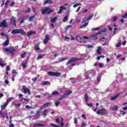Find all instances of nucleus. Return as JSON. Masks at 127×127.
I'll list each match as a JSON object with an SVG mask.
<instances>
[{"label":"nucleus","mask_w":127,"mask_h":127,"mask_svg":"<svg viewBox=\"0 0 127 127\" xmlns=\"http://www.w3.org/2000/svg\"><path fill=\"white\" fill-rule=\"evenodd\" d=\"M17 48H18V46L11 47L9 48H5L4 49V50H5L6 52H8L7 54H10L11 55H13L14 54V52H16Z\"/></svg>","instance_id":"f257e3e1"},{"label":"nucleus","mask_w":127,"mask_h":127,"mask_svg":"<svg viewBox=\"0 0 127 127\" xmlns=\"http://www.w3.org/2000/svg\"><path fill=\"white\" fill-rule=\"evenodd\" d=\"M76 39L79 42H81L82 43H86V40L85 39H89V37H83V38L80 37L79 36H76Z\"/></svg>","instance_id":"f03ea898"},{"label":"nucleus","mask_w":127,"mask_h":127,"mask_svg":"<svg viewBox=\"0 0 127 127\" xmlns=\"http://www.w3.org/2000/svg\"><path fill=\"white\" fill-rule=\"evenodd\" d=\"M80 59H81L73 58L68 62V63L66 64V65H71V66H75V64H74V62H76V61H78V60H80Z\"/></svg>","instance_id":"7ed1b4c3"},{"label":"nucleus","mask_w":127,"mask_h":127,"mask_svg":"<svg viewBox=\"0 0 127 127\" xmlns=\"http://www.w3.org/2000/svg\"><path fill=\"white\" fill-rule=\"evenodd\" d=\"M53 12V10L50 9V8H45L42 9V14H49V13H51Z\"/></svg>","instance_id":"20e7f679"},{"label":"nucleus","mask_w":127,"mask_h":127,"mask_svg":"<svg viewBox=\"0 0 127 127\" xmlns=\"http://www.w3.org/2000/svg\"><path fill=\"white\" fill-rule=\"evenodd\" d=\"M11 33L12 34H17L18 33L23 34V33H24V31L21 29H16L12 30Z\"/></svg>","instance_id":"39448f33"},{"label":"nucleus","mask_w":127,"mask_h":127,"mask_svg":"<svg viewBox=\"0 0 127 127\" xmlns=\"http://www.w3.org/2000/svg\"><path fill=\"white\" fill-rule=\"evenodd\" d=\"M22 89L24 94H28V95H31V92H30V90L26 87V86L23 85Z\"/></svg>","instance_id":"423d86ee"},{"label":"nucleus","mask_w":127,"mask_h":127,"mask_svg":"<svg viewBox=\"0 0 127 127\" xmlns=\"http://www.w3.org/2000/svg\"><path fill=\"white\" fill-rule=\"evenodd\" d=\"M48 75L50 76H55L56 77H59L61 75V73L60 72H54L52 71H49L47 72Z\"/></svg>","instance_id":"0eeeda50"},{"label":"nucleus","mask_w":127,"mask_h":127,"mask_svg":"<svg viewBox=\"0 0 127 127\" xmlns=\"http://www.w3.org/2000/svg\"><path fill=\"white\" fill-rule=\"evenodd\" d=\"M106 114H107V111L105 109H100L97 112V115H106Z\"/></svg>","instance_id":"6e6552de"},{"label":"nucleus","mask_w":127,"mask_h":127,"mask_svg":"<svg viewBox=\"0 0 127 127\" xmlns=\"http://www.w3.org/2000/svg\"><path fill=\"white\" fill-rule=\"evenodd\" d=\"M0 27H2V28L7 27V23H6L5 20H3L1 23H0Z\"/></svg>","instance_id":"1a4fd4ad"},{"label":"nucleus","mask_w":127,"mask_h":127,"mask_svg":"<svg viewBox=\"0 0 127 127\" xmlns=\"http://www.w3.org/2000/svg\"><path fill=\"white\" fill-rule=\"evenodd\" d=\"M52 105V103L51 102H49L47 103H46L44 104L41 108H40L39 110L41 111L45 109L47 107H49V106H51Z\"/></svg>","instance_id":"9d476101"},{"label":"nucleus","mask_w":127,"mask_h":127,"mask_svg":"<svg viewBox=\"0 0 127 127\" xmlns=\"http://www.w3.org/2000/svg\"><path fill=\"white\" fill-rule=\"evenodd\" d=\"M29 101V99L21 98L20 100V103H21V104H25V103L28 102Z\"/></svg>","instance_id":"9b49d317"},{"label":"nucleus","mask_w":127,"mask_h":127,"mask_svg":"<svg viewBox=\"0 0 127 127\" xmlns=\"http://www.w3.org/2000/svg\"><path fill=\"white\" fill-rule=\"evenodd\" d=\"M26 55H27V56H30V53L25 52L21 54L20 57L21 58H24Z\"/></svg>","instance_id":"f8f14e48"},{"label":"nucleus","mask_w":127,"mask_h":127,"mask_svg":"<svg viewBox=\"0 0 127 127\" xmlns=\"http://www.w3.org/2000/svg\"><path fill=\"white\" fill-rule=\"evenodd\" d=\"M49 36H48V35H46L43 42L44 44H47V43H48V41H49Z\"/></svg>","instance_id":"ddd939ff"},{"label":"nucleus","mask_w":127,"mask_h":127,"mask_svg":"<svg viewBox=\"0 0 127 127\" xmlns=\"http://www.w3.org/2000/svg\"><path fill=\"white\" fill-rule=\"evenodd\" d=\"M0 114L1 115L2 118H6V119H8V116H7V113L6 112H3L0 111Z\"/></svg>","instance_id":"4468645a"},{"label":"nucleus","mask_w":127,"mask_h":127,"mask_svg":"<svg viewBox=\"0 0 127 127\" xmlns=\"http://www.w3.org/2000/svg\"><path fill=\"white\" fill-rule=\"evenodd\" d=\"M118 109H119V106L118 105H113L110 108L111 111H118Z\"/></svg>","instance_id":"2eb2a0df"},{"label":"nucleus","mask_w":127,"mask_h":127,"mask_svg":"<svg viewBox=\"0 0 127 127\" xmlns=\"http://www.w3.org/2000/svg\"><path fill=\"white\" fill-rule=\"evenodd\" d=\"M70 94H72V91H67L66 92V93L64 94V95H63V98H66L67 96H68V95H70Z\"/></svg>","instance_id":"dca6fc26"},{"label":"nucleus","mask_w":127,"mask_h":127,"mask_svg":"<svg viewBox=\"0 0 127 127\" xmlns=\"http://www.w3.org/2000/svg\"><path fill=\"white\" fill-rule=\"evenodd\" d=\"M11 23L12 24H13L14 26L16 25V24H15V18L14 17H12L11 18Z\"/></svg>","instance_id":"f3484780"},{"label":"nucleus","mask_w":127,"mask_h":127,"mask_svg":"<svg viewBox=\"0 0 127 127\" xmlns=\"http://www.w3.org/2000/svg\"><path fill=\"white\" fill-rule=\"evenodd\" d=\"M120 46H122V39H120L118 40V42L116 45V47H120Z\"/></svg>","instance_id":"a211bd4d"},{"label":"nucleus","mask_w":127,"mask_h":127,"mask_svg":"<svg viewBox=\"0 0 127 127\" xmlns=\"http://www.w3.org/2000/svg\"><path fill=\"white\" fill-rule=\"evenodd\" d=\"M8 105V102L7 101L4 103V104L1 106V110H4L7 105Z\"/></svg>","instance_id":"6ab92c4d"},{"label":"nucleus","mask_w":127,"mask_h":127,"mask_svg":"<svg viewBox=\"0 0 127 127\" xmlns=\"http://www.w3.org/2000/svg\"><path fill=\"white\" fill-rule=\"evenodd\" d=\"M63 9H66V7H64L63 6H61L60 7V10L59 11L58 13L59 14H60V13H62V11L63 10Z\"/></svg>","instance_id":"aec40b11"},{"label":"nucleus","mask_w":127,"mask_h":127,"mask_svg":"<svg viewBox=\"0 0 127 127\" xmlns=\"http://www.w3.org/2000/svg\"><path fill=\"white\" fill-rule=\"evenodd\" d=\"M41 85L43 86H45V85H48L49 86H50V82L49 81H43L41 83Z\"/></svg>","instance_id":"412c9836"},{"label":"nucleus","mask_w":127,"mask_h":127,"mask_svg":"<svg viewBox=\"0 0 127 127\" xmlns=\"http://www.w3.org/2000/svg\"><path fill=\"white\" fill-rule=\"evenodd\" d=\"M9 44V39L8 38H7V40L5 41V42L3 43L4 46H7Z\"/></svg>","instance_id":"4be33fe9"},{"label":"nucleus","mask_w":127,"mask_h":127,"mask_svg":"<svg viewBox=\"0 0 127 127\" xmlns=\"http://www.w3.org/2000/svg\"><path fill=\"white\" fill-rule=\"evenodd\" d=\"M45 125L41 124H36L34 125V127H45Z\"/></svg>","instance_id":"5701e85b"},{"label":"nucleus","mask_w":127,"mask_h":127,"mask_svg":"<svg viewBox=\"0 0 127 127\" xmlns=\"http://www.w3.org/2000/svg\"><path fill=\"white\" fill-rule=\"evenodd\" d=\"M45 4H46V3H50V4H52L53 3V1L52 0H46L44 1Z\"/></svg>","instance_id":"b1692460"},{"label":"nucleus","mask_w":127,"mask_h":127,"mask_svg":"<svg viewBox=\"0 0 127 127\" xmlns=\"http://www.w3.org/2000/svg\"><path fill=\"white\" fill-rule=\"evenodd\" d=\"M40 112H39V111H37V113L36 115H35L34 116V117H36V119H39V118L40 117Z\"/></svg>","instance_id":"393cba45"},{"label":"nucleus","mask_w":127,"mask_h":127,"mask_svg":"<svg viewBox=\"0 0 127 127\" xmlns=\"http://www.w3.org/2000/svg\"><path fill=\"white\" fill-rule=\"evenodd\" d=\"M35 34V32L31 31L27 33V36L29 37V36H31V35H32V34Z\"/></svg>","instance_id":"a878e982"},{"label":"nucleus","mask_w":127,"mask_h":127,"mask_svg":"<svg viewBox=\"0 0 127 127\" xmlns=\"http://www.w3.org/2000/svg\"><path fill=\"white\" fill-rule=\"evenodd\" d=\"M4 65H5L4 62H3L2 60H0V66H1V67H3Z\"/></svg>","instance_id":"bb28decb"},{"label":"nucleus","mask_w":127,"mask_h":127,"mask_svg":"<svg viewBox=\"0 0 127 127\" xmlns=\"http://www.w3.org/2000/svg\"><path fill=\"white\" fill-rule=\"evenodd\" d=\"M43 95L44 96H46V97H47V98H52V97H53L52 94H50L49 93L43 94Z\"/></svg>","instance_id":"cd10ccee"},{"label":"nucleus","mask_w":127,"mask_h":127,"mask_svg":"<svg viewBox=\"0 0 127 127\" xmlns=\"http://www.w3.org/2000/svg\"><path fill=\"white\" fill-rule=\"evenodd\" d=\"M107 31V29L105 28L103 29L102 31H99L97 34H102V33H104V32H106Z\"/></svg>","instance_id":"c85d7f7f"},{"label":"nucleus","mask_w":127,"mask_h":127,"mask_svg":"<svg viewBox=\"0 0 127 127\" xmlns=\"http://www.w3.org/2000/svg\"><path fill=\"white\" fill-rule=\"evenodd\" d=\"M0 36H2L3 37H6V38H8L7 35L4 34V33H0Z\"/></svg>","instance_id":"c756f323"},{"label":"nucleus","mask_w":127,"mask_h":127,"mask_svg":"<svg viewBox=\"0 0 127 127\" xmlns=\"http://www.w3.org/2000/svg\"><path fill=\"white\" fill-rule=\"evenodd\" d=\"M97 51L98 54H101V53H102V47H99V48L97 49Z\"/></svg>","instance_id":"7c9ffc66"},{"label":"nucleus","mask_w":127,"mask_h":127,"mask_svg":"<svg viewBox=\"0 0 127 127\" xmlns=\"http://www.w3.org/2000/svg\"><path fill=\"white\" fill-rule=\"evenodd\" d=\"M119 97V94H117V95H116L115 96L112 97L111 98V101H115V99Z\"/></svg>","instance_id":"2f4dec72"},{"label":"nucleus","mask_w":127,"mask_h":127,"mask_svg":"<svg viewBox=\"0 0 127 127\" xmlns=\"http://www.w3.org/2000/svg\"><path fill=\"white\" fill-rule=\"evenodd\" d=\"M111 19L113 21H117V19H118V17L116 16H114L112 17Z\"/></svg>","instance_id":"473e14b6"},{"label":"nucleus","mask_w":127,"mask_h":127,"mask_svg":"<svg viewBox=\"0 0 127 127\" xmlns=\"http://www.w3.org/2000/svg\"><path fill=\"white\" fill-rule=\"evenodd\" d=\"M57 19V17H55L54 18H52L51 19V22H52V23H54V22H55L56 21Z\"/></svg>","instance_id":"72a5a7b5"},{"label":"nucleus","mask_w":127,"mask_h":127,"mask_svg":"<svg viewBox=\"0 0 127 127\" xmlns=\"http://www.w3.org/2000/svg\"><path fill=\"white\" fill-rule=\"evenodd\" d=\"M90 37H91L92 39H97V34L92 35L90 36Z\"/></svg>","instance_id":"f704fd0d"},{"label":"nucleus","mask_w":127,"mask_h":127,"mask_svg":"<svg viewBox=\"0 0 127 127\" xmlns=\"http://www.w3.org/2000/svg\"><path fill=\"white\" fill-rule=\"evenodd\" d=\"M59 94V92L58 91H54L52 92V96H56V95H58Z\"/></svg>","instance_id":"c9c22d12"},{"label":"nucleus","mask_w":127,"mask_h":127,"mask_svg":"<svg viewBox=\"0 0 127 127\" xmlns=\"http://www.w3.org/2000/svg\"><path fill=\"white\" fill-rule=\"evenodd\" d=\"M47 112H48L47 110H44L43 112V115L44 118H45V117H46V115H47Z\"/></svg>","instance_id":"e433bc0d"},{"label":"nucleus","mask_w":127,"mask_h":127,"mask_svg":"<svg viewBox=\"0 0 127 127\" xmlns=\"http://www.w3.org/2000/svg\"><path fill=\"white\" fill-rule=\"evenodd\" d=\"M67 20H68V16H66L65 17H64L63 19V21L64 22H66V21H67Z\"/></svg>","instance_id":"4c0bfd02"},{"label":"nucleus","mask_w":127,"mask_h":127,"mask_svg":"<svg viewBox=\"0 0 127 127\" xmlns=\"http://www.w3.org/2000/svg\"><path fill=\"white\" fill-rule=\"evenodd\" d=\"M86 21H89V20H88V18L85 17L82 21V23H85Z\"/></svg>","instance_id":"58836bf2"},{"label":"nucleus","mask_w":127,"mask_h":127,"mask_svg":"<svg viewBox=\"0 0 127 127\" xmlns=\"http://www.w3.org/2000/svg\"><path fill=\"white\" fill-rule=\"evenodd\" d=\"M82 11H81V13H86V12H87V11H88V9H82Z\"/></svg>","instance_id":"ea45409f"},{"label":"nucleus","mask_w":127,"mask_h":127,"mask_svg":"<svg viewBox=\"0 0 127 127\" xmlns=\"http://www.w3.org/2000/svg\"><path fill=\"white\" fill-rule=\"evenodd\" d=\"M22 66L23 69H25L26 68V63H23L22 64Z\"/></svg>","instance_id":"a19ab883"},{"label":"nucleus","mask_w":127,"mask_h":127,"mask_svg":"<svg viewBox=\"0 0 127 127\" xmlns=\"http://www.w3.org/2000/svg\"><path fill=\"white\" fill-rule=\"evenodd\" d=\"M14 106H15L16 107V108H19V107H20V106H21V104H20V103L14 104Z\"/></svg>","instance_id":"79ce46f5"},{"label":"nucleus","mask_w":127,"mask_h":127,"mask_svg":"<svg viewBox=\"0 0 127 127\" xmlns=\"http://www.w3.org/2000/svg\"><path fill=\"white\" fill-rule=\"evenodd\" d=\"M92 73V70H89L85 73V76H89Z\"/></svg>","instance_id":"37998d69"},{"label":"nucleus","mask_w":127,"mask_h":127,"mask_svg":"<svg viewBox=\"0 0 127 127\" xmlns=\"http://www.w3.org/2000/svg\"><path fill=\"white\" fill-rule=\"evenodd\" d=\"M79 5H82V4L81 3H76L73 5V7H77V6H79Z\"/></svg>","instance_id":"c03bdc74"},{"label":"nucleus","mask_w":127,"mask_h":127,"mask_svg":"<svg viewBox=\"0 0 127 127\" xmlns=\"http://www.w3.org/2000/svg\"><path fill=\"white\" fill-rule=\"evenodd\" d=\"M43 58V56L40 55L37 58V60H39V59H42Z\"/></svg>","instance_id":"a18cd8bd"},{"label":"nucleus","mask_w":127,"mask_h":127,"mask_svg":"<svg viewBox=\"0 0 127 127\" xmlns=\"http://www.w3.org/2000/svg\"><path fill=\"white\" fill-rule=\"evenodd\" d=\"M60 101H58L55 103V105L56 107H58L59 106V105H60Z\"/></svg>","instance_id":"49530a36"},{"label":"nucleus","mask_w":127,"mask_h":127,"mask_svg":"<svg viewBox=\"0 0 127 127\" xmlns=\"http://www.w3.org/2000/svg\"><path fill=\"white\" fill-rule=\"evenodd\" d=\"M87 25H88V23H85V24H84L83 25H82L81 27L80 28H83L84 27H86V26H87Z\"/></svg>","instance_id":"de8ad7c7"},{"label":"nucleus","mask_w":127,"mask_h":127,"mask_svg":"<svg viewBox=\"0 0 127 127\" xmlns=\"http://www.w3.org/2000/svg\"><path fill=\"white\" fill-rule=\"evenodd\" d=\"M61 126L63 127L64 126V123L63 122V118H61Z\"/></svg>","instance_id":"09e8293b"},{"label":"nucleus","mask_w":127,"mask_h":127,"mask_svg":"<svg viewBox=\"0 0 127 127\" xmlns=\"http://www.w3.org/2000/svg\"><path fill=\"white\" fill-rule=\"evenodd\" d=\"M35 49L36 50V51H38V50H40V48H39V46H36L35 47Z\"/></svg>","instance_id":"8fccbe9b"},{"label":"nucleus","mask_w":127,"mask_h":127,"mask_svg":"<svg viewBox=\"0 0 127 127\" xmlns=\"http://www.w3.org/2000/svg\"><path fill=\"white\" fill-rule=\"evenodd\" d=\"M70 80H72V81H71V83H72V84L76 83V79H75V78H70Z\"/></svg>","instance_id":"3c124183"},{"label":"nucleus","mask_w":127,"mask_h":127,"mask_svg":"<svg viewBox=\"0 0 127 127\" xmlns=\"http://www.w3.org/2000/svg\"><path fill=\"white\" fill-rule=\"evenodd\" d=\"M100 29V28L99 27H97V28H92L91 29L92 31H95L96 30H99Z\"/></svg>","instance_id":"603ef678"},{"label":"nucleus","mask_w":127,"mask_h":127,"mask_svg":"<svg viewBox=\"0 0 127 127\" xmlns=\"http://www.w3.org/2000/svg\"><path fill=\"white\" fill-rule=\"evenodd\" d=\"M84 98L86 101H89V97L87 94L84 95Z\"/></svg>","instance_id":"864d4df0"},{"label":"nucleus","mask_w":127,"mask_h":127,"mask_svg":"<svg viewBox=\"0 0 127 127\" xmlns=\"http://www.w3.org/2000/svg\"><path fill=\"white\" fill-rule=\"evenodd\" d=\"M86 123L85 122H82L81 124V127H86Z\"/></svg>","instance_id":"5fc2aeb1"},{"label":"nucleus","mask_w":127,"mask_h":127,"mask_svg":"<svg viewBox=\"0 0 127 127\" xmlns=\"http://www.w3.org/2000/svg\"><path fill=\"white\" fill-rule=\"evenodd\" d=\"M26 109H34V108L31 107L29 105H26Z\"/></svg>","instance_id":"6e6d98bb"},{"label":"nucleus","mask_w":127,"mask_h":127,"mask_svg":"<svg viewBox=\"0 0 127 127\" xmlns=\"http://www.w3.org/2000/svg\"><path fill=\"white\" fill-rule=\"evenodd\" d=\"M99 66L100 67V68H103V67H104V64L102 63H99Z\"/></svg>","instance_id":"4d7b16f0"},{"label":"nucleus","mask_w":127,"mask_h":127,"mask_svg":"<svg viewBox=\"0 0 127 127\" xmlns=\"http://www.w3.org/2000/svg\"><path fill=\"white\" fill-rule=\"evenodd\" d=\"M94 16V15L92 14L89 16L88 18H87V20H90V19H92V18Z\"/></svg>","instance_id":"13d9d810"},{"label":"nucleus","mask_w":127,"mask_h":127,"mask_svg":"<svg viewBox=\"0 0 127 127\" xmlns=\"http://www.w3.org/2000/svg\"><path fill=\"white\" fill-rule=\"evenodd\" d=\"M30 11V8H28L25 11V12L28 13Z\"/></svg>","instance_id":"bf43d9fd"},{"label":"nucleus","mask_w":127,"mask_h":127,"mask_svg":"<svg viewBox=\"0 0 127 127\" xmlns=\"http://www.w3.org/2000/svg\"><path fill=\"white\" fill-rule=\"evenodd\" d=\"M11 100H12V98L10 97L9 99H7L6 102H7L8 103H9V102H10L11 101Z\"/></svg>","instance_id":"052dcab7"},{"label":"nucleus","mask_w":127,"mask_h":127,"mask_svg":"<svg viewBox=\"0 0 127 127\" xmlns=\"http://www.w3.org/2000/svg\"><path fill=\"white\" fill-rule=\"evenodd\" d=\"M9 1H10V0H7L5 3V5H6V6L7 5V4H8V3H9Z\"/></svg>","instance_id":"680f3d73"},{"label":"nucleus","mask_w":127,"mask_h":127,"mask_svg":"<svg viewBox=\"0 0 127 127\" xmlns=\"http://www.w3.org/2000/svg\"><path fill=\"white\" fill-rule=\"evenodd\" d=\"M116 31H118V28H114V31H113V33H114V34H116Z\"/></svg>","instance_id":"e2e57ef3"},{"label":"nucleus","mask_w":127,"mask_h":127,"mask_svg":"<svg viewBox=\"0 0 127 127\" xmlns=\"http://www.w3.org/2000/svg\"><path fill=\"white\" fill-rule=\"evenodd\" d=\"M122 17H123V18H127V13H125L124 15L122 16Z\"/></svg>","instance_id":"0e129e2a"},{"label":"nucleus","mask_w":127,"mask_h":127,"mask_svg":"<svg viewBox=\"0 0 127 127\" xmlns=\"http://www.w3.org/2000/svg\"><path fill=\"white\" fill-rule=\"evenodd\" d=\"M97 81L99 82H100V81H101V77H97Z\"/></svg>","instance_id":"69168bd1"},{"label":"nucleus","mask_w":127,"mask_h":127,"mask_svg":"<svg viewBox=\"0 0 127 127\" xmlns=\"http://www.w3.org/2000/svg\"><path fill=\"white\" fill-rule=\"evenodd\" d=\"M64 40H69V39H70V38H69L68 37H64Z\"/></svg>","instance_id":"338daca9"},{"label":"nucleus","mask_w":127,"mask_h":127,"mask_svg":"<svg viewBox=\"0 0 127 127\" xmlns=\"http://www.w3.org/2000/svg\"><path fill=\"white\" fill-rule=\"evenodd\" d=\"M9 70H10V67L9 66H7L6 71H9Z\"/></svg>","instance_id":"774afa93"}]
</instances>
